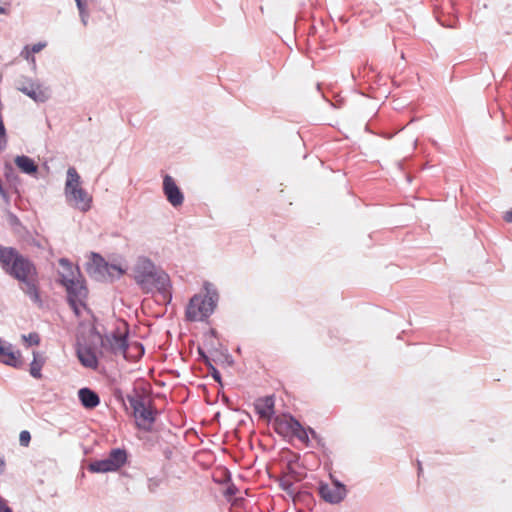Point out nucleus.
Here are the masks:
<instances>
[{"label":"nucleus","mask_w":512,"mask_h":512,"mask_svg":"<svg viewBox=\"0 0 512 512\" xmlns=\"http://www.w3.org/2000/svg\"><path fill=\"white\" fill-rule=\"evenodd\" d=\"M0 263L3 269L20 282L22 291L37 305H42L35 265L15 248L0 246Z\"/></svg>","instance_id":"1"},{"label":"nucleus","mask_w":512,"mask_h":512,"mask_svg":"<svg viewBox=\"0 0 512 512\" xmlns=\"http://www.w3.org/2000/svg\"><path fill=\"white\" fill-rule=\"evenodd\" d=\"M133 276L135 282L146 293L157 290L163 298V301H171V282L168 274L155 266L147 257L137 258L133 267Z\"/></svg>","instance_id":"2"},{"label":"nucleus","mask_w":512,"mask_h":512,"mask_svg":"<svg viewBox=\"0 0 512 512\" xmlns=\"http://www.w3.org/2000/svg\"><path fill=\"white\" fill-rule=\"evenodd\" d=\"M80 175L74 167L67 170L64 194L67 203L81 212H87L92 206V196L80 186Z\"/></svg>","instance_id":"3"},{"label":"nucleus","mask_w":512,"mask_h":512,"mask_svg":"<svg viewBox=\"0 0 512 512\" xmlns=\"http://www.w3.org/2000/svg\"><path fill=\"white\" fill-rule=\"evenodd\" d=\"M206 294L194 295L186 308V318L190 321H203L208 318L216 307L218 293L211 284H205Z\"/></svg>","instance_id":"4"},{"label":"nucleus","mask_w":512,"mask_h":512,"mask_svg":"<svg viewBox=\"0 0 512 512\" xmlns=\"http://www.w3.org/2000/svg\"><path fill=\"white\" fill-rule=\"evenodd\" d=\"M64 286L67 290V300L76 316L81 315V309L86 308L85 300L88 290L84 285L81 276L72 279L69 275L64 276Z\"/></svg>","instance_id":"5"},{"label":"nucleus","mask_w":512,"mask_h":512,"mask_svg":"<svg viewBox=\"0 0 512 512\" xmlns=\"http://www.w3.org/2000/svg\"><path fill=\"white\" fill-rule=\"evenodd\" d=\"M275 425L278 433H291L306 446H309V435H311L313 439L319 440L317 433L312 428H304L301 423L292 416L276 418Z\"/></svg>","instance_id":"6"},{"label":"nucleus","mask_w":512,"mask_h":512,"mask_svg":"<svg viewBox=\"0 0 512 512\" xmlns=\"http://www.w3.org/2000/svg\"><path fill=\"white\" fill-rule=\"evenodd\" d=\"M127 461L124 449H112L105 459L96 460L89 464L88 470L93 473H107L119 470Z\"/></svg>","instance_id":"7"},{"label":"nucleus","mask_w":512,"mask_h":512,"mask_svg":"<svg viewBox=\"0 0 512 512\" xmlns=\"http://www.w3.org/2000/svg\"><path fill=\"white\" fill-rule=\"evenodd\" d=\"M129 403L133 409L137 426L145 431H151L156 419V410L151 405H146L141 397L129 399Z\"/></svg>","instance_id":"8"},{"label":"nucleus","mask_w":512,"mask_h":512,"mask_svg":"<svg viewBox=\"0 0 512 512\" xmlns=\"http://www.w3.org/2000/svg\"><path fill=\"white\" fill-rule=\"evenodd\" d=\"M127 334V330L121 332L120 329H116L110 334L101 337V346L115 355H122L126 358L129 348Z\"/></svg>","instance_id":"9"},{"label":"nucleus","mask_w":512,"mask_h":512,"mask_svg":"<svg viewBox=\"0 0 512 512\" xmlns=\"http://www.w3.org/2000/svg\"><path fill=\"white\" fill-rule=\"evenodd\" d=\"M320 497L327 503L339 504L347 495L345 485L335 480L332 484L321 483L318 488Z\"/></svg>","instance_id":"10"},{"label":"nucleus","mask_w":512,"mask_h":512,"mask_svg":"<svg viewBox=\"0 0 512 512\" xmlns=\"http://www.w3.org/2000/svg\"><path fill=\"white\" fill-rule=\"evenodd\" d=\"M163 191L172 206L178 207L183 204L184 195L170 175L163 178Z\"/></svg>","instance_id":"11"},{"label":"nucleus","mask_w":512,"mask_h":512,"mask_svg":"<svg viewBox=\"0 0 512 512\" xmlns=\"http://www.w3.org/2000/svg\"><path fill=\"white\" fill-rule=\"evenodd\" d=\"M107 262L99 254L93 253L90 262L87 263L88 274L97 281H107Z\"/></svg>","instance_id":"12"},{"label":"nucleus","mask_w":512,"mask_h":512,"mask_svg":"<svg viewBox=\"0 0 512 512\" xmlns=\"http://www.w3.org/2000/svg\"><path fill=\"white\" fill-rule=\"evenodd\" d=\"M0 362L3 364L19 367L22 364L21 353L15 350L14 346L0 338Z\"/></svg>","instance_id":"13"},{"label":"nucleus","mask_w":512,"mask_h":512,"mask_svg":"<svg viewBox=\"0 0 512 512\" xmlns=\"http://www.w3.org/2000/svg\"><path fill=\"white\" fill-rule=\"evenodd\" d=\"M76 353L78 360L84 367L93 370L98 368L99 362L94 348L88 345H78Z\"/></svg>","instance_id":"14"},{"label":"nucleus","mask_w":512,"mask_h":512,"mask_svg":"<svg viewBox=\"0 0 512 512\" xmlns=\"http://www.w3.org/2000/svg\"><path fill=\"white\" fill-rule=\"evenodd\" d=\"M78 397L86 409H93L97 407L100 403V398L96 392L91 390L90 388H81L78 391Z\"/></svg>","instance_id":"15"},{"label":"nucleus","mask_w":512,"mask_h":512,"mask_svg":"<svg viewBox=\"0 0 512 512\" xmlns=\"http://www.w3.org/2000/svg\"><path fill=\"white\" fill-rule=\"evenodd\" d=\"M255 409L261 418L269 419L274 413V398L266 396L255 403Z\"/></svg>","instance_id":"16"},{"label":"nucleus","mask_w":512,"mask_h":512,"mask_svg":"<svg viewBox=\"0 0 512 512\" xmlns=\"http://www.w3.org/2000/svg\"><path fill=\"white\" fill-rule=\"evenodd\" d=\"M15 165L21 170V172L28 174V175H34L38 171V166L34 162L33 159H31L28 156L21 155L17 156L14 160Z\"/></svg>","instance_id":"17"},{"label":"nucleus","mask_w":512,"mask_h":512,"mask_svg":"<svg viewBox=\"0 0 512 512\" xmlns=\"http://www.w3.org/2000/svg\"><path fill=\"white\" fill-rule=\"evenodd\" d=\"M18 89L35 101L44 102L47 99L46 92L42 90L39 85H35L34 83H30L27 86H20Z\"/></svg>","instance_id":"18"},{"label":"nucleus","mask_w":512,"mask_h":512,"mask_svg":"<svg viewBox=\"0 0 512 512\" xmlns=\"http://www.w3.org/2000/svg\"><path fill=\"white\" fill-rule=\"evenodd\" d=\"M59 264L61 266V271H59L60 282L64 286V276L69 275L72 279L80 276L79 269L77 267H73V265L65 258H61L59 260Z\"/></svg>","instance_id":"19"},{"label":"nucleus","mask_w":512,"mask_h":512,"mask_svg":"<svg viewBox=\"0 0 512 512\" xmlns=\"http://www.w3.org/2000/svg\"><path fill=\"white\" fill-rule=\"evenodd\" d=\"M44 365V359L40 356L38 352H33V361L30 364V375L35 379H40L42 377V367Z\"/></svg>","instance_id":"20"},{"label":"nucleus","mask_w":512,"mask_h":512,"mask_svg":"<svg viewBox=\"0 0 512 512\" xmlns=\"http://www.w3.org/2000/svg\"><path fill=\"white\" fill-rule=\"evenodd\" d=\"M107 281H113L114 279L120 278L125 270L116 264H109L107 262Z\"/></svg>","instance_id":"21"},{"label":"nucleus","mask_w":512,"mask_h":512,"mask_svg":"<svg viewBox=\"0 0 512 512\" xmlns=\"http://www.w3.org/2000/svg\"><path fill=\"white\" fill-rule=\"evenodd\" d=\"M76 5L79 10V15H80L81 21L86 26L87 22H88V17H89V14L86 9V3L84 0H82V1H78L76 3Z\"/></svg>","instance_id":"22"},{"label":"nucleus","mask_w":512,"mask_h":512,"mask_svg":"<svg viewBox=\"0 0 512 512\" xmlns=\"http://www.w3.org/2000/svg\"><path fill=\"white\" fill-rule=\"evenodd\" d=\"M22 339L27 344V346L38 345L40 343V337L37 333L22 335Z\"/></svg>","instance_id":"23"},{"label":"nucleus","mask_w":512,"mask_h":512,"mask_svg":"<svg viewBox=\"0 0 512 512\" xmlns=\"http://www.w3.org/2000/svg\"><path fill=\"white\" fill-rule=\"evenodd\" d=\"M31 440V434L27 430H23L19 435V443L23 447H28Z\"/></svg>","instance_id":"24"},{"label":"nucleus","mask_w":512,"mask_h":512,"mask_svg":"<svg viewBox=\"0 0 512 512\" xmlns=\"http://www.w3.org/2000/svg\"><path fill=\"white\" fill-rule=\"evenodd\" d=\"M161 485V479L153 477L148 479V489L150 492L154 493Z\"/></svg>","instance_id":"25"},{"label":"nucleus","mask_w":512,"mask_h":512,"mask_svg":"<svg viewBox=\"0 0 512 512\" xmlns=\"http://www.w3.org/2000/svg\"><path fill=\"white\" fill-rule=\"evenodd\" d=\"M45 46H46V43H41V42L36 43V44L32 45V47H31V51H32L33 53H38V52H40V51H41Z\"/></svg>","instance_id":"26"},{"label":"nucleus","mask_w":512,"mask_h":512,"mask_svg":"<svg viewBox=\"0 0 512 512\" xmlns=\"http://www.w3.org/2000/svg\"><path fill=\"white\" fill-rule=\"evenodd\" d=\"M198 353L200 355V357L205 361V363H208L209 362V358L208 356L205 354V352L203 351L202 348H198Z\"/></svg>","instance_id":"27"},{"label":"nucleus","mask_w":512,"mask_h":512,"mask_svg":"<svg viewBox=\"0 0 512 512\" xmlns=\"http://www.w3.org/2000/svg\"><path fill=\"white\" fill-rule=\"evenodd\" d=\"M504 219L508 223H512V210H509L505 213Z\"/></svg>","instance_id":"28"},{"label":"nucleus","mask_w":512,"mask_h":512,"mask_svg":"<svg viewBox=\"0 0 512 512\" xmlns=\"http://www.w3.org/2000/svg\"><path fill=\"white\" fill-rule=\"evenodd\" d=\"M212 376H213V378H214L216 381L220 382V379H221V377H220V373H219V371H217L214 367H213V373H212Z\"/></svg>","instance_id":"29"},{"label":"nucleus","mask_w":512,"mask_h":512,"mask_svg":"<svg viewBox=\"0 0 512 512\" xmlns=\"http://www.w3.org/2000/svg\"><path fill=\"white\" fill-rule=\"evenodd\" d=\"M0 512H13L12 509L10 507L7 506V504L5 503L1 508H0Z\"/></svg>","instance_id":"30"},{"label":"nucleus","mask_w":512,"mask_h":512,"mask_svg":"<svg viewBox=\"0 0 512 512\" xmlns=\"http://www.w3.org/2000/svg\"><path fill=\"white\" fill-rule=\"evenodd\" d=\"M5 470V462L4 460L0 459V475L4 472Z\"/></svg>","instance_id":"31"},{"label":"nucleus","mask_w":512,"mask_h":512,"mask_svg":"<svg viewBox=\"0 0 512 512\" xmlns=\"http://www.w3.org/2000/svg\"><path fill=\"white\" fill-rule=\"evenodd\" d=\"M6 13V9L0 5V14H5Z\"/></svg>","instance_id":"32"},{"label":"nucleus","mask_w":512,"mask_h":512,"mask_svg":"<svg viewBox=\"0 0 512 512\" xmlns=\"http://www.w3.org/2000/svg\"><path fill=\"white\" fill-rule=\"evenodd\" d=\"M6 503V501L0 496V508Z\"/></svg>","instance_id":"33"},{"label":"nucleus","mask_w":512,"mask_h":512,"mask_svg":"<svg viewBox=\"0 0 512 512\" xmlns=\"http://www.w3.org/2000/svg\"><path fill=\"white\" fill-rule=\"evenodd\" d=\"M139 347H140L141 351L143 352L144 351L143 346L141 344H139Z\"/></svg>","instance_id":"34"},{"label":"nucleus","mask_w":512,"mask_h":512,"mask_svg":"<svg viewBox=\"0 0 512 512\" xmlns=\"http://www.w3.org/2000/svg\"><path fill=\"white\" fill-rule=\"evenodd\" d=\"M228 493L229 494H232L233 493V490H231L230 488L228 489Z\"/></svg>","instance_id":"35"}]
</instances>
